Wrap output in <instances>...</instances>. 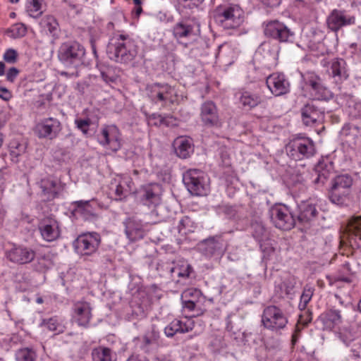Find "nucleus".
Masks as SVG:
<instances>
[{
	"mask_svg": "<svg viewBox=\"0 0 361 361\" xmlns=\"http://www.w3.org/2000/svg\"><path fill=\"white\" fill-rule=\"evenodd\" d=\"M138 53V47L134 39L128 35H114L106 47L108 57L116 62L128 63L135 59Z\"/></svg>",
	"mask_w": 361,
	"mask_h": 361,
	"instance_id": "1",
	"label": "nucleus"
},
{
	"mask_svg": "<svg viewBox=\"0 0 361 361\" xmlns=\"http://www.w3.org/2000/svg\"><path fill=\"white\" fill-rule=\"evenodd\" d=\"M216 25L224 30H235L245 20V12L236 4H224L216 6L212 12Z\"/></svg>",
	"mask_w": 361,
	"mask_h": 361,
	"instance_id": "2",
	"label": "nucleus"
},
{
	"mask_svg": "<svg viewBox=\"0 0 361 361\" xmlns=\"http://www.w3.org/2000/svg\"><path fill=\"white\" fill-rule=\"evenodd\" d=\"M85 54L83 45L76 41H68L61 44L58 57L65 66L77 68L84 64Z\"/></svg>",
	"mask_w": 361,
	"mask_h": 361,
	"instance_id": "3",
	"label": "nucleus"
},
{
	"mask_svg": "<svg viewBox=\"0 0 361 361\" xmlns=\"http://www.w3.org/2000/svg\"><path fill=\"white\" fill-rule=\"evenodd\" d=\"M287 154L294 160H302L313 157L316 152L314 143L307 137L297 136L286 146Z\"/></svg>",
	"mask_w": 361,
	"mask_h": 361,
	"instance_id": "4",
	"label": "nucleus"
},
{
	"mask_svg": "<svg viewBox=\"0 0 361 361\" xmlns=\"http://www.w3.org/2000/svg\"><path fill=\"white\" fill-rule=\"evenodd\" d=\"M183 180L193 195H206L209 190V178L201 170L190 169L183 175Z\"/></svg>",
	"mask_w": 361,
	"mask_h": 361,
	"instance_id": "5",
	"label": "nucleus"
},
{
	"mask_svg": "<svg viewBox=\"0 0 361 361\" xmlns=\"http://www.w3.org/2000/svg\"><path fill=\"white\" fill-rule=\"evenodd\" d=\"M272 224L278 228L288 231L295 224V218L291 209L283 204H277L269 209Z\"/></svg>",
	"mask_w": 361,
	"mask_h": 361,
	"instance_id": "6",
	"label": "nucleus"
},
{
	"mask_svg": "<svg viewBox=\"0 0 361 361\" xmlns=\"http://www.w3.org/2000/svg\"><path fill=\"white\" fill-rule=\"evenodd\" d=\"M173 35L177 40L192 39L197 40L200 35V24L197 18H184L173 27Z\"/></svg>",
	"mask_w": 361,
	"mask_h": 361,
	"instance_id": "7",
	"label": "nucleus"
},
{
	"mask_svg": "<svg viewBox=\"0 0 361 361\" xmlns=\"http://www.w3.org/2000/svg\"><path fill=\"white\" fill-rule=\"evenodd\" d=\"M353 184L352 178L348 175L336 176L329 190V200L336 204L341 205L349 195L350 188Z\"/></svg>",
	"mask_w": 361,
	"mask_h": 361,
	"instance_id": "8",
	"label": "nucleus"
},
{
	"mask_svg": "<svg viewBox=\"0 0 361 361\" xmlns=\"http://www.w3.org/2000/svg\"><path fill=\"white\" fill-rule=\"evenodd\" d=\"M262 322L267 329L279 331L286 327L288 318L279 307L270 305L264 310Z\"/></svg>",
	"mask_w": 361,
	"mask_h": 361,
	"instance_id": "9",
	"label": "nucleus"
},
{
	"mask_svg": "<svg viewBox=\"0 0 361 361\" xmlns=\"http://www.w3.org/2000/svg\"><path fill=\"white\" fill-rule=\"evenodd\" d=\"M149 99L156 104L164 106L167 102H173L174 89L168 84L154 83L147 87Z\"/></svg>",
	"mask_w": 361,
	"mask_h": 361,
	"instance_id": "10",
	"label": "nucleus"
},
{
	"mask_svg": "<svg viewBox=\"0 0 361 361\" xmlns=\"http://www.w3.org/2000/svg\"><path fill=\"white\" fill-rule=\"evenodd\" d=\"M101 243L97 233H87L80 235L73 243L76 252L80 255H91L97 252Z\"/></svg>",
	"mask_w": 361,
	"mask_h": 361,
	"instance_id": "11",
	"label": "nucleus"
},
{
	"mask_svg": "<svg viewBox=\"0 0 361 361\" xmlns=\"http://www.w3.org/2000/svg\"><path fill=\"white\" fill-rule=\"evenodd\" d=\"M197 249L206 258L211 259L221 256L226 250V245L221 235H216L200 241Z\"/></svg>",
	"mask_w": 361,
	"mask_h": 361,
	"instance_id": "12",
	"label": "nucleus"
},
{
	"mask_svg": "<svg viewBox=\"0 0 361 361\" xmlns=\"http://www.w3.org/2000/svg\"><path fill=\"white\" fill-rule=\"evenodd\" d=\"M264 35L280 42H293L295 35L284 23L279 20L268 22L264 27Z\"/></svg>",
	"mask_w": 361,
	"mask_h": 361,
	"instance_id": "13",
	"label": "nucleus"
},
{
	"mask_svg": "<svg viewBox=\"0 0 361 361\" xmlns=\"http://www.w3.org/2000/svg\"><path fill=\"white\" fill-rule=\"evenodd\" d=\"M304 82L310 87L311 94L317 100H327L332 97L331 91L322 83V79L313 72L302 75Z\"/></svg>",
	"mask_w": 361,
	"mask_h": 361,
	"instance_id": "14",
	"label": "nucleus"
},
{
	"mask_svg": "<svg viewBox=\"0 0 361 361\" xmlns=\"http://www.w3.org/2000/svg\"><path fill=\"white\" fill-rule=\"evenodd\" d=\"M98 141L104 147L114 152L118 151L121 147V138L119 129L115 125L105 126L102 128L97 135Z\"/></svg>",
	"mask_w": 361,
	"mask_h": 361,
	"instance_id": "15",
	"label": "nucleus"
},
{
	"mask_svg": "<svg viewBox=\"0 0 361 361\" xmlns=\"http://www.w3.org/2000/svg\"><path fill=\"white\" fill-rule=\"evenodd\" d=\"M5 257L9 262L19 265L31 262L35 257V252L27 247L13 244L5 250Z\"/></svg>",
	"mask_w": 361,
	"mask_h": 361,
	"instance_id": "16",
	"label": "nucleus"
},
{
	"mask_svg": "<svg viewBox=\"0 0 361 361\" xmlns=\"http://www.w3.org/2000/svg\"><path fill=\"white\" fill-rule=\"evenodd\" d=\"M61 130V123L56 118L49 117L41 120L35 127L34 131L39 138L55 139Z\"/></svg>",
	"mask_w": 361,
	"mask_h": 361,
	"instance_id": "17",
	"label": "nucleus"
},
{
	"mask_svg": "<svg viewBox=\"0 0 361 361\" xmlns=\"http://www.w3.org/2000/svg\"><path fill=\"white\" fill-rule=\"evenodd\" d=\"M140 202L148 207H156L161 202V187L158 184H149L142 186L137 192Z\"/></svg>",
	"mask_w": 361,
	"mask_h": 361,
	"instance_id": "18",
	"label": "nucleus"
},
{
	"mask_svg": "<svg viewBox=\"0 0 361 361\" xmlns=\"http://www.w3.org/2000/svg\"><path fill=\"white\" fill-rule=\"evenodd\" d=\"M328 27L334 32H337L343 27L354 25L355 18L345 11L334 9L326 19Z\"/></svg>",
	"mask_w": 361,
	"mask_h": 361,
	"instance_id": "19",
	"label": "nucleus"
},
{
	"mask_svg": "<svg viewBox=\"0 0 361 361\" xmlns=\"http://www.w3.org/2000/svg\"><path fill=\"white\" fill-rule=\"evenodd\" d=\"M318 214L319 211L317 208L315 200H304L298 204V220L304 226H309L314 223Z\"/></svg>",
	"mask_w": 361,
	"mask_h": 361,
	"instance_id": "20",
	"label": "nucleus"
},
{
	"mask_svg": "<svg viewBox=\"0 0 361 361\" xmlns=\"http://www.w3.org/2000/svg\"><path fill=\"white\" fill-rule=\"evenodd\" d=\"M235 97L240 108L245 111L253 109L264 101L261 94L249 90H239L236 92Z\"/></svg>",
	"mask_w": 361,
	"mask_h": 361,
	"instance_id": "21",
	"label": "nucleus"
},
{
	"mask_svg": "<svg viewBox=\"0 0 361 361\" xmlns=\"http://www.w3.org/2000/svg\"><path fill=\"white\" fill-rule=\"evenodd\" d=\"M267 87L275 96H281L290 90V83L283 73H274L266 80Z\"/></svg>",
	"mask_w": 361,
	"mask_h": 361,
	"instance_id": "22",
	"label": "nucleus"
},
{
	"mask_svg": "<svg viewBox=\"0 0 361 361\" xmlns=\"http://www.w3.org/2000/svg\"><path fill=\"white\" fill-rule=\"evenodd\" d=\"M200 119L207 127H219L221 121L216 104L212 101L204 102L200 107Z\"/></svg>",
	"mask_w": 361,
	"mask_h": 361,
	"instance_id": "23",
	"label": "nucleus"
},
{
	"mask_svg": "<svg viewBox=\"0 0 361 361\" xmlns=\"http://www.w3.org/2000/svg\"><path fill=\"white\" fill-rule=\"evenodd\" d=\"M38 228L42 238L47 242H52L60 235L59 223L51 216L42 219L39 223Z\"/></svg>",
	"mask_w": 361,
	"mask_h": 361,
	"instance_id": "24",
	"label": "nucleus"
},
{
	"mask_svg": "<svg viewBox=\"0 0 361 361\" xmlns=\"http://www.w3.org/2000/svg\"><path fill=\"white\" fill-rule=\"evenodd\" d=\"M302 123L310 126L322 121L324 110L314 102L307 103L300 110Z\"/></svg>",
	"mask_w": 361,
	"mask_h": 361,
	"instance_id": "25",
	"label": "nucleus"
},
{
	"mask_svg": "<svg viewBox=\"0 0 361 361\" xmlns=\"http://www.w3.org/2000/svg\"><path fill=\"white\" fill-rule=\"evenodd\" d=\"M133 181L128 176H118L110 184V190L115 195L116 200H123L133 190Z\"/></svg>",
	"mask_w": 361,
	"mask_h": 361,
	"instance_id": "26",
	"label": "nucleus"
},
{
	"mask_svg": "<svg viewBox=\"0 0 361 361\" xmlns=\"http://www.w3.org/2000/svg\"><path fill=\"white\" fill-rule=\"evenodd\" d=\"M73 318L80 326L87 327L92 318V307L86 301H78L73 305Z\"/></svg>",
	"mask_w": 361,
	"mask_h": 361,
	"instance_id": "27",
	"label": "nucleus"
},
{
	"mask_svg": "<svg viewBox=\"0 0 361 361\" xmlns=\"http://www.w3.org/2000/svg\"><path fill=\"white\" fill-rule=\"evenodd\" d=\"M125 233L130 241H136L144 237L142 222L135 216L129 217L123 222Z\"/></svg>",
	"mask_w": 361,
	"mask_h": 361,
	"instance_id": "28",
	"label": "nucleus"
},
{
	"mask_svg": "<svg viewBox=\"0 0 361 361\" xmlns=\"http://www.w3.org/2000/svg\"><path fill=\"white\" fill-rule=\"evenodd\" d=\"M173 147L176 155L180 159H187L194 152L192 140L190 137H179L173 142Z\"/></svg>",
	"mask_w": 361,
	"mask_h": 361,
	"instance_id": "29",
	"label": "nucleus"
},
{
	"mask_svg": "<svg viewBox=\"0 0 361 361\" xmlns=\"http://www.w3.org/2000/svg\"><path fill=\"white\" fill-rule=\"evenodd\" d=\"M73 205L74 209L72 213L78 218L89 220L95 216V209L90 201H76L73 203Z\"/></svg>",
	"mask_w": 361,
	"mask_h": 361,
	"instance_id": "30",
	"label": "nucleus"
},
{
	"mask_svg": "<svg viewBox=\"0 0 361 361\" xmlns=\"http://www.w3.org/2000/svg\"><path fill=\"white\" fill-rule=\"evenodd\" d=\"M193 324L191 322H183L179 319H174L164 329V333L167 337H172L176 334H184L191 331Z\"/></svg>",
	"mask_w": 361,
	"mask_h": 361,
	"instance_id": "31",
	"label": "nucleus"
},
{
	"mask_svg": "<svg viewBox=\"0 0 361 361\" xmlns=\"http://www.w3.org/2000/svg\"><path fill=\"white\" fill-rule=\"evenodd\" d=\"M331 74L337 83L341 82L348 78L346 63L343 59H336L331 62Z\"/></svg>",
	"mask_w": 361,
	"mask_h": 361,
	"instance_id": "32",
	"label": "nucleus"
},
{
	"mask_svg": "<svg viewBox=\"0 0 361 361\" xmlns=\"http://www.w3.org/2000/svg\"><path fill=\"white\" fill-rule=\"evenodd\" d=\"M321 319L326 329H332L342 323L341 312L331 309L321 315Z\"/></svg>",
	"mask_w": 361,
	"mask_h": 361,
	"instance_id": "33",
	"label": "nucleus"
},
{
	"mask_svg": "<svg viewBox=\"0 0 361 361\" xmlns=\"http://www.w3.org/2000/svg\"><path fill=\"white\" fill-rule=\"evenodd\" d=\"M93 361H116L117 356L111 348L105 346H98L92 350Z\"/></svg>",
	"mask_w": 361,
	"mask_h": 361,
	"instance_id": "34",
	"label": "nucleus"
},
{
	"mask_svg": "<svg viewBox=\"0 0 361 361\" xmlns=\"http://www.w3.org/2000/svg\"><path fill=\"white\" fill-rule=\"evenodd\" d=\"M40 188L47 200L56 197L58 194L57 182L51 178H44L40 181Z\"/></svg>",
	"mask_w": 361,
	"mask_h": 361,
	"instance_id": "35",
	"label": "nucleus"
},
{
	"mask_svg": "<svg viewBox=\"0 0 361 361\" xmlns=\"http://www.w3.org/2000/svg\"><path fill=\"white\" fill-rule=\"evenodd\" d=\"M9 152L11 161L15 163L19 161V157L26 152V143L18 140H12L9 143Z\"/></svg>",
	"mask_w": 361,
	"mask_h": 361,
	"instance_id": "36",
	"label": "nucleus"
},
{
	"mask_svg": "<svg viewBox=\"0 0 361 361\" xmlns=\"http://www.w3.org/2000/svg\"><path fill=\"white\" fill-rule=\"evenodd\" d=\"M42 27L53 37L58 35L59 25L56 19L53 16H45L40 22Z\"/></svg>",
	"mask_w": 361,
	"mask_h": 361,
	"instance_id": "37",
	"label": "nucleus"
},
{
	"mask_svg": "<svg viewBox=\"0 0 361 361\" xmlns=\"http://www.w3.org/2000/svg\"><path fill=\"white\" fill-rule=\"evenodd\" d=\"M15 357L16 361H36L37 355L32 347H25L16 351Z\"/></svg>",
	"mask_w": 361,
	"mask_h": 361,
	"instance_id": "38",
	"label": "nucleus"
},
{
	"mask_svg": "<svg viewBox=\"0 0 361 361\" xmlns=\"http://www.w3.org/2000/svg\"><path fill=\"white\" fill-rule=\"evenodd\" d=\"M340 134L342 139L345 142L353 144L358 137L359 128L355 126L346 124L342 128Z\"/></svg>",
	"mask_w": 361,
	"mask_h": 361,
	"instance_id": "39",
	"label": "nucleus"
},
{
	"mask_svg": "<svg viewBox=\"0 0 361 361\" xmlns=\"http://www.w3.org/2000/svg\"><path fill=\"white\" fill-rule=\"evenodd\" d=\"M44 0H26V11L32 18H39L43 13Z\"/></svg>",
	"mask_w": 361,
	"mask_h": 361,
	"instance_id": "40",
	"label": "nucleus"
},
{
	"mask_svg": "<svg viewBox=\"0 0 361 361\" xmlns=\"http://www.w3.org/2000/svg\"><path fill=\"white\" fill-rule=\"evenodd\" d=\"M26 32L27 28L23 23H16L4 31V34L12 39L23 37Z\"/></svg>",
	"mask_w": 361,
	"mask_h": 361,
	"instance_id": "41",
	"label": "nucleus"
},
{
	"mask_svg": "<svg viewBox=\"0 0 361 361\" xmlns=\"http://www.w3.org/2000/svg\"><path fill=\"white\" fill-rule=\"evenodd\" d=\"M333 166L331 163L326 162L324 160L319 161L314 169L316 173H318L322 177H324L325 182L329 178Z\"/></svg>",
	"mask_w": 361,
	"mask_h": 361,
	"instance_id": "42",
	"label": "nucleus"
},
{
	"mask_svg": "<svg viewBox=\"0 0 361 361\" xmlns=\"http://www.w3.org/2000/svg\"><path fill=\"white\" fill-rule=\"evenodd\" d=\"M195 226L193 221L188 216H183L178 226V232L183 234L193 232Z\"/></svg>",
	"mask_w": 361,
	"mask_h": 361,
	"instance_id": "43",
	"label": "nucleus"
},
{
	"mask_svg": "<svg viewBox=\"0 0 361 361\" xmlns=\"http://www.w3.org/2000/svg\"><path fill=\"white\" fill-rule=\"evenodd\" d=\"M192 267L187 263H183L171 269V273L173 276L177 275L178 277L187 278L190 276Z\"/></svg>",
	"mask_w": 361,
	"mask_h": 361,
	"instance_id": "44",
	"label": "nucleus"
},
{
	"mask_svg": "<svg viewBox=\"0 0 361 361\" xmlns=\"http://www.w3.org/2000/svg\"><path fill=\"white\" fill-rule=\"evenodd\" d=\"M314 288L310 286H305L302 293L300 296V301L299 302L298 307L300 310H304L306 308L307 305L310 301L313 293H314Z\"/></svg>",
	"mask_w": 361,
	"mask_h": 361,
	"instance_id": "45",
	"label": "nucleus"
},
{
	"mask_svg": "<svg viewBox=\"0 0 361 361\" xmlns=\"http://www.w3.org/2000/svg\"><path fill=\"white\" fill-rule=\"evenodd\" d=\"M39 326L44 327L51 331H61V326L56 317L44 319L42 320Z\"/></svg>",
	"mask_w": 361,
	"mask_h": 361,
	"instance_id": "46",
	"label": "nucleus"
},
{
	"mask_svg": "<svg viewBox=\"0 0 361 361\" xmlns=\"http://www.w3.org/2000/svg\"><path fill=\"white\" fill-rule=\"evenodd\" d=\"M204 0H178V4L183 9L192 11L197 8Z\"/></svg>",
	"mask_w": 361,
	"mask_h": 361,
	"instance_id": "47",
	"label": "nucleus"
},
{
	"mask_svg": "<svg viewBox=\"0 0 361 361\" xmlns=\"http://www.w3.org/2000/svg\"><path fill=\"white\" fill-rule=\"evenodd\" d=\"M260 49L264 54H269V56L272 59H276L278 55L277 47L276 46H271L269 43L262 44Z\"/></svg>",
	"mask_w": 361,
	"mask_h": 361,
	"instance_id": "48",
	"label": "nucleus"
},
{
	"mask_svg": "<svg viewBox=\"0 0 361 361\" xmlns=\"http://www.w3.org/2000/svg\"><path fill=\"white\" fill-rule=\"evenodd\" d=\"M4 60L8 63H15L18 59V52L13 49H8L4 54Z\"/></svg>",
	"mask_w": 361,
	"mask_h": 361,
	"instance_id": "49",
	"label": "nucleus"
},
{
	"mask_svg": "<svg viewBox=\"0 0 361 361\" xmlns=\"http://www.w3.org/2000/svg\"><path fill=\"white\" fill-rule=\"evenodd\" d=\"M350 223L355 230V236L361 240V216H353Z\"/></svg>",
	"mask_w": 361,
	"mask_h": 361,
	"instance_id": "50",
	"label": "nucleus"
},
{
	"mask_svg": "<svg viewBox=\"0 0 361 361\" xmlns=\"http://www.w3.org/2000/svg\"><path fill=\"white\" fill-rule=\"evenodd\" d=\"M75 123L78 129H80L83 133L86 134L89 130V126L91 124V121L89 118L75 119Z\"/></svg>",
	"mask_w": 361,
	"mask_h": 361,
	"instance_id": "51",
	"label": "nucleus"
},
{
	"mask_svg": "<svg viewBox=\"0 0 361 361\" xmlns=\"http://www.w3.org/2000/svg\"><path fill=\"white\" fill-rule=\"evenodd\" d=\"M147 123L150 126H160L163 123V116L160 114H152L147 118Z\"/></svg>",
	"mask_w": 361,
	"mask_h": 361,
	"instance_id": "52",
	"label": "nucleus"
},
{
	"mask_svg": "<svg viewBox=\"0 0 361 361\" xmlns=\"http://www.w3.org/2000/svg\"><path fill=\"white\" fill-rule=\"evenodd\" d=\"M100 74L102 80L106 84L113 83L116 80V76L111 73L109 69H107L106 71H101Z\"/></svg>",
	"mask_w": 361,
	"mask_h": 361,
	"instance_id": "53",
	"label": "nucleus"
},
{
	"mask_svg": "<svg viewBox=\"0 0 361 361\" xmlns=\"http://www.w3.org/2000/svg\"><path fill=\"white\" fill-rule=\"evenodd\" d=\"M154 342L155 341L153 340V338L150 337L149 334L147 333L142 338V342L140 345V348L143 350L145 352L147 353L149 350V346Z\"/></svg>",
	"mask_w": 361,
	"mask_h": 361,
	"instance_id": "54",
	"label": "nucleus"
},
{
	"mask_svg": "<svg viewBox=\"0 0 361 361\" xmlns=\"http://www.w3.org/2000/svg\"><path fill=\"white\" fill-rule=\"evenodd\" d=\"M295 281L294 279H288L283 283V286L285 288V291L287 295H290L293 293V289L295 288Z\"/></svg>",
	"mask_w": 361,
	"mask_h": 361,
	"instance_id": "55",
	"label": "nucleus"
},
{
	"mask_svg": "<svg viewBox=\"0 0 361 361\" xmlns=\"http://www.w3.org/2000/svg\"><path fill=\"white\" fill-rule=\"evenodd\" d=\"M265 233L264 228L259 224H257L255 226V231L253 233V236L259 241L262 240L264 238Z\"/></svg>",
	"mask_w": 361,
	"mask_h": 361,
	"instance_id": "56",
	"label": "nucleus"
},
{
	"mask_svg": "<svg viewBox=\"0 0 361 361\" xmlns=\"http://www.w3.org/2000/svg\"><path fill=\"white\" fill-rule=\"evenodd\" d=\"M19 74V71L15 67L10 68L6 72V80L8 82H13Z\"/></svg>",
	"mask_w": 361,
	"mask_h": 361,
	"instance_id": "57",
	"label": "nucleus"
},
{
	"mask_svg": "<svg viewBox=\"0 0 361 361\" xmlns=\"http://www.w3.org/2000/svg\"><path fill=\"white\" fill-rule=\"evenodd\" d=\"M221 211L229 219L233 218L235 215V209L233 207L229 205H223L221 207Z\"/></svg>",
	"mask_w": 361,
	"mask_h": 361,
	"instance_id": "58",
	"label": "nucleus"
},
{
	"mask_svg": "<svg viewBox=\"0 0 361 361\" xmlns=\"http://www.w3.org/2000/svg\"><path fill=\"white\" fill-rule=\"evenodd\" d=\"M9 118V113L3 109H0V128L5 125Z\"/></svg>",
	"mask_w": 361,
	"mask_h": 361,
	"instance_id": "59",
	"label": "nucleus"
},
{
	"mask_svg": "<svg viewBox=\"0 0 361 361\" xmlns=\"http://www.w3.org/2000/svg\"><path fill=\"white\" fill-rule=\"evenodd\" d=\"M166 126H175L177 125L176 119L172 116H163V123Z\"/></svg>",
	"mask_w": 361,
	"mask_h": 361,
	"instance_id": "60",
	"label": "nucleus"
},
{
	"mask_svg": "<svg viewBox=\"0 0 361 361\" xmlns=\"http://www.w3.org/2000/svg\"><path fill=\"white\" fill-rule=\"evenodd\" d=\"M183 307L184 309H187L189 311H195L197 307V304L192 300H183Z\"/></svg>",
	"mask_w": 361,
	"mask_h": 361,
	"instance_id": "61",
	"label": "nucleus"
},
{
	"mask_svg": "<svg viewBox=\"0 0 361 361\" xmlns=\"http://www.w3.org/2000/svg\"><path fill=\"white\" fill-rule=\"evenodd\" d=\"M0 98L8 101L11 98V93L6 87H0Z\"/></svg>",
	"mask_w": 361,
	"mask_h": 361,
	"instance_id": "62",
	"label": "nucleus"
},
{
	"mask_svg": "<svg viewBox=\"0 0 361 361\" xmlns=\"http://www.w3.org/2000/svg\"><path fill=\"white\" fill-rule=\"evenodd\" d=\"M300 337V329H299V327L297 326L294 333L292 335L291 343L293 345H295L298 343Z\"/></svg>",
	"mask_w": 361,
	"mask_h": 361,
	"instance_id": "63",
	"label": "nucleus"
},
{
	"mask_svg": "<svg viewBox=\"0 0 361 361\" xmlns=\"http://www.w3.org/2000/svg\"><path fill=\"white\" fill-rule=\"evenodd\" d=\"M126 361H149V360L140 355L133 354L127 359Z\"/></svg>",
	"mask_w": 361,
	"mask_h": 361,
	"instance_id": "64",
	"label": "nucleus"
}]
</instances>
